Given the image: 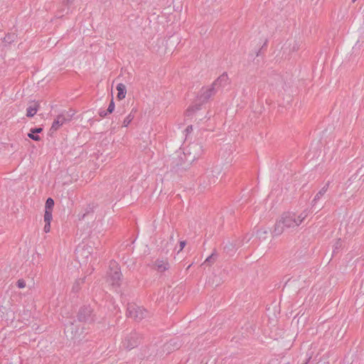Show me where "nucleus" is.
<instances>
[{
	"mask_svg": "<svg viewBox=\"0 0 364 364\" xmlns=\"http://www.w3.org/2000/svg\"><path fill=\"white\" fill-rule=\"evenodd\" d=\"M154 268L159 272H164L169 268V264L167 260L158 259L154 264Z\"/></svg>",
	"mask_w": 364,
	"mask_h": 364,
	"instance_id": "obj_3",
	"label": "nucleus"
},
{
	"mask_svg": "<svg viewBox=\"0 0 364 364\" xmlns=\"http://www.w3.org/2000/svg\"><path fill=\"white\" fill-rule=\"evenodd\" d=\"M208 92L207 93V97H210L213 95V87H210L208 89H207Z\"/></svg>",
	"mask_w": 364,
	"mask_h": 364,
	"instance_id": "obj_14",
	"label": "nucleus"
},
{
	"mask_svg": "<svg viewBox=\"0 0 364 364\" xmlns=\"http://www.w3.org/2000/svg\"><path fill=\"white\" fill-rule=\"evenodd\" d=\"M121 277V273L117 268L112 273H109L107 282L113 287H117L119 285Z\"/></svg>",
	"mask_w": 364,
	"mask_h": 364,
	"instance_id": "obj_2",
	"label": "nucleus"
},
{
	"mask_svg": "<svg viewBox=\"0 0 364 364\" xmlns=\"http://www.w3.org/2000/svg\"><path fill=\"white\" fill-rule=\"evenodd\" d=\"M134 119V115L132 114L131 113L129 114L123 120V122H122V126L124 127H127L130 123L132 122V120Z\"/></svg>",
	"mask_w": 364,
	"mask_h": 364,
	"instance_id": "obj_9",
	"label": "nucleus"
},
{
	"mask_svg": "<svg viewBox=\"0 0 364 364\" xmlns=\"http://www.w3.org/2000/svg\"><path fill=\"white\" fill-rule=\"evenodd\" d=\"M114 107H115L114 103L113 100H112L109 105L108 108H107V112L109 113H112L114 110Z\"/></svg>",
	"mask_w": 364,
	"mask_h": 364,
	"instance_id": "obj_12",
	"label": "nucleus"
},
{
	"mask_svg": "<svg viewBox=\"0 0 364 364\" xmlns=\"http://www.w3.org/2000/svg\"><path fill=\"white\" fill-rule=\"evenodd\" d=\"M306 217L307 213L306 212L284 213L277 220L273 232L275 235H278L288 228L298 227L304 221Z\"/></svg>",
	"mask_w": 364,
	"mask_h": 364,
	"instance_id": "obj_1",
	"label": "nucleus"
},
{
	"mask_svg": "<svg viewBox=\"0 0 364 364\" xmlns=\"http://www.w3.org/2000/svg\"><path fill=\"white\" fill-rule=\"evenodd\" d=\"M52 213H53V211L45 210L44 217H43L45 223H51V220L53 219Z\"/></svg>",
	"mask_w": 364,
	"mask_h": 364,
	"instance_id": "obj_10",
	"label": "nucleus"
},
{
	"mask_svg": "<svg viewBox=\"0 0 364 364\" xmlns=\"http://www.w3.org/2000/svg\"><path fill=\"white\" fill-rule=\"evenodd\" d=\"M43 131V129L39 127V128H35V129H31L30 130V133L28 134V136L36 141H41V137L38 136V135H36L35 134L36 133H41V132Z\"/></svg>",
	"mask_w": 364,
	"mask_h": 364,
	"instance_id": "obj_7",
	"label": "nucleus"
},
{
	"mask_svg": "<svg viewBox=\"0 0 364 364\" xmlns=\"http://www.w3.org/2000/svg\"><path fill=\"white\" fill-rule=\"evenodd\" d=\"M67 119L64 115L60 114L57 116L52 124L51 129L53 131L58 130L62 125L65 123Z\"/></svg>",
	"mask_w": 364,
	"mask_h": 364,
	"instance_id": "obj_5",
	"label": "nucleus"
},
{
	"mask_svg": "<svg viewBox=\"0 0 364 364\" xmlns=\"http://www.w3.org/2000/svg\"><path fill=\"white\" fill-rule=\"evenodd\" d=\"M43 230L46 233L50 231V223H45Z\"/></svg>",
	"mask_w": 364,
	"mask_h": 364,
	"instance_id": "obj_13",
	"label": "nucleus"
},
{
	"mask_svg": "<svg viewBox=\"0 0 364 364\" xmlns=\"http://www.w3.org/2000/svg\"><path fill=\"white\" fill-rule=\"evenodd\" d=\"M117 97L118 100H122L125 98L127 95V88L125 85L123 83H119L117 86Z\"/></svg>",
	"mask_w": 364,
	"mask_h": 364,
	"instance_id": "obj_6",
	"label": "nucleus"
},
{
	"mask_svg": "<svg viewBox=\"0 0 364 364\" xmlns=\"http://www.w3.org/2000/svg\"><path fill=\"white\" fill-rule=\"evenodd\" d=\"M40 105L38 102H31L26 108V116L28 117H33L38 112Z\"/></svg>",
	"mask_w": 364,
	"mask_h": 364,
	"instance_id": "obj_4",
	"label": "nucleus"
},
{
	"mask_svg": "<svg viewBox=\"0 0 364 364\" xmlns=\"http://www.w3.org/2000/svg\"><path fill=\"white\" fill-rule=\"evenodd\" d=\"M17 287L19 289H23L26 287V282L23 279H19L17 282Z\"/></svg>",
	"mask_w": 364,
	"mask_h": 364,
	"instance_id": "obj_11",
	"label": "nucleus"
},
{
	"mask_svg": "<svg viewBox=\"0 0 364 364\" xmlns=\"http://www.w3.org/2000/svg\"><path fill=\"white\" fill-rule=\"evenodd\" d=\"M185 246H186V242L185 241H181L180 242V249H179L178 252L182 251L183 249L185 247Z\"/></svg>",
	"mask_w": 364,
	"mask_h": 364,
	"instance_id": "obj_15",
	"label": "nucleus"
},
{
	"mask_svg": "<svg viewBox=\"0 0 364 364\" xmlns=\"http://www.w3.org/2000/svg\"><path fill=\"white\" fill-rule=\"evenodd\" d=\"M54 207V200L51 198H48L45 204V210L53 211Z\"/></svg>",
	"mask_w": 364,
	"mask_h": 364,
	"instance_id": "obj_8",
	"label": "nucleus"
}]
</instances>
